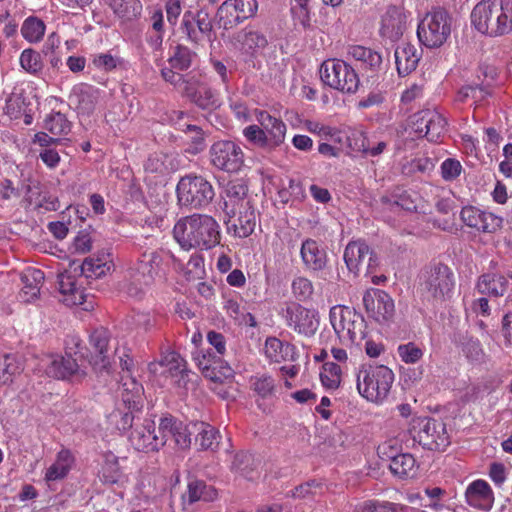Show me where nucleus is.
<instances>
[{"label": "nucleus", "instance_id": "obj_46", "mask_svg": "<svg viewBox=\"0 0 512 512\" xmlns=\"http://www.w3.org/2000/svg\"><path fill=\"white\" fill-rule=\"evenodd\" d=\"M348 139L350 141L349 145L354 151L362 152L369 156L381 154L387 146L384 141H380L375 146H371L370 142L361 131H354Z\"/></svg>", "mask_w": 512, "mask_h": 512}, {"label": "nucleus", "instance_id": "obj_7", "mask_svg": "<svg viewBox=\"0 0 512 512\" xmlns=\"http://www.w3.org/2000/svg\"><path fill=\"white\" fill-rule=\"evenodd\" d=\"M176 191L179 205L190 209L205 208L215 196L211 183L197 175L181 178Z\"/></svg>", "mask_w": 512, "mask_h": 512}, {"label": "nucleus", "instance_id": "obj_8", "mask_svg": "<svg viewBox=\"0 0 512 512\" xmlns=\"http://www.w3.org/2000/svg\"><path fill=\"white\" fill-rule=\"evenodd\" d=\"M161 257L156 251H147L129 271L126 292L131 297H140L152 284L157 275Z\"/></svg>", "mask_w": 512, "mask_h": 512}, {"label": "nucleus", "instance_id": "obj_6", "mask_svg": "<svg viewBox=\"0 0 512 512\" xmlns=\"http://www.w3.org/2000/svg\"><path fill=\"white\" fill-rule=\"evenodd\" d=\"M452 19L444 10L427 12L419 19L417 37L427 48L443 46L451 35Z\"/></svg>", "mask_w": 512, "mask_h": 512}, {"label": "nucleus", "instance_id": "obj_22", "mask_svg": "<svg viewBox=\"0 0 512 512\" xmlns=\"http://www.w3.org/2000/svg\"><path fill=\"white\" fill-rule=\"evenodd\" d=\"M286 321L290 328L306 337L314 335L319 327L318 313L301 305H292L287 308Z\"/></svg>", "mask_w": 512, "mask_h": 512}, {"label": "nucleus", "instance_id": "obj_56", "mask_svg": "<svg viewBox=\"0 0 512 512\" xmlns=\"http://www.w3.org/2000/svg\"><path fill=\"white\" fill-rule=\"evenodd\" d=\"M44 128L52 135L60 136L67 134L70 129V122L66 116L60 112L49 114L44 121Z\"/></svg>", "mask_w": 512, "mask_h": 512}, {"label": "nucleus", "instance_id": "obj_62", "mask_svg": "<svg viewBox=\"0 0 512 512\" xmlns=\"http://www.w3.org/2000/svg\"><path fill=\"white\" fill-rule=\"evenodd\" d=\"M193 57L194 53L189 48L178 45L170 56L169 63L174 69L187 70L192 64Z\"/></svg>", "mask_w": 512, "mask_h": 512}, {"label": "nucleus", "instance_id": "obj_42", "mask_svg": "<svg viewBox=\"0 0 512 512\" xmlns=\"http://www.w3.org/2000/svg\"><path fill=\"white\" fill-rule=\"evenodd\" d=\"M261 461L250 453H240L232 463L233 470L244 478L254 481L260 477Z\"/></svg>", "mask_w": 512, "mask_h": 512}, {"label": "nucleus", "instance_id": "obj_45", "mask_svg": "<svg viewBox=\"0 0 512 512\" xmlns=\"http://www.w3.org/2000/svg\"><path fill=\"white\" fill-rule=\"evenodd\" d=\"M191 428L197 432L196 443L202 449L214 450L218 446L219 433L214 427L204 422H197L191 424Z\"/></svg>", "mask_w": 512, "mask_h": 512}, {"label": "nucleus", "instance_id": "obj_16", "mask_svg": "<svg viewBox=\"0 0 512 512\" xmlns=\"http://www.w3.org/2000/svg\"><path fill=\"white\" fill-rule=\"evenodd\" d=\"M258 10L256 0H226L217 11L219 25L228 30L253 17Z\"/></svg>", "mask_w": 512, "mask_h": 512}, {"label": "nucleus", "instance_id": "obj_36", "mask_svg": "<svg viewBox=\"0 0 512 512\" xmlns=\"http://www.w3.org/2000/svg\"><path fill=\"white\" fill-rule=\"evenodd\" d=\"M247 187L240 181H230L224 188L223 191V210L226 215H233L234 209L240 207L242 202H250L246 198Z\"/></svg>", "mask_w": 512, "mask_h": 512}, {"label": "nucleus", "instance_id": "obj_1", "mask_svg": "<svg viewBox=\"0 0 512 512\" xmlns=\"http://www.w3.org/2000/svg\"><path fill=\"white\" fill-rule=\"evenodd\" d=\"M173 237L184 251H207L220 244L221 228L211 215L194 213L175 223Z\"/></svg>", "mask_w": 512, "mask_h": 512}, {"label": "nucleus", "instance_id": "obj_37", "mask_svg": "<svg viewBox=\"0 0 512 512\" xmlns=\"http://www.w3.org/2000/svg\"><path fill=\"white\" fill-rule=\"evenodd\" d=\"M44 281V273L37 268H26L21 274L22 289L20 296L25 302H32L39 293Z\"/></svg>", "mask_w": 512, "mask_h": 512}, {"label": "nucleus", "instance_id": "obj_4", "mask_svg": "<svg viewBox=\"0 0 512 512\" xmlns=\"http://www.w3.org/2000/svg\"><path fill=\"white\" fill-rule=\"evenodd\" d=\"M394 382L393 371L385 365L361 368L357 373V390L367 401L382 403Z\"/></svg>", "mask_w": 512, "mask_h": 512}, {"label": "nucleus", "instance_id": "obj_27", "mask_svg": "<svg viewBox=\"0 0 512 512\" xmlns=\"http://www.w3.org/2000/svg\"><path fill=\"white\" fill-rule=\"evenodd\" d=\"M256 120L263 129V133L267 138L269 149H274L280 146L286 135L285 123L268 112L263 110H255Z\"/></svg>", "mask_w": 512, "mask_h": 512}, {"label": "nucleus", "instance_id": "obj_48", "mask_svg": "<svg viewBox=\"0 0 512 512\" xmlns=\"http://www.w3.org/2000/svg\"><path fill=\"white\" fill-rule=\"evenodd\" d=\"M45 23L35 16L27 17L21 26V35L29 43H38L43 39L45 34Z\"/></svg>", "mask_w": 512, "mask_h": 512}, {"label": "nucleus", "instance_id": "obj_2", "mask_svg": "<svg viewBox=\"0 0 512 512\" xmlns=\"http://www.w3.org/2000/svg\"><path fill=\"white\" fill-rule=\"evenodd\" d=\"M471 23L481 34L500 37L512 33V0H482L471 12Z\"/></svg>", "mask_w": 512, "mask_h": 512}, {"label": "nucleus", "instance_id": "obj_63", "mask_svg": "<svg viewBox=\"0 0 512 512\" xmlns=\"http://www.w3.org/2000/svg\"><path fill=\"white\" fill-rule=\"evenodd\" d=\"M202 77L198 73H189L184 75L181 83L180 92L189 99L193 98L204 87Z\"/></svg>", "mask_w": 512, "mask_h": 512}, {"label": "nucleus", "instance_id": "obj_5", "mask_svg": "<svg viewBox=\"0 0 512 512\" xmlns=\"http://www.w3.org/2000/svg\"><path fill=\"white\" fill-rule=\"evenodd\" d=\"M329 320L342 344H359L365 338V320L354 309L343 305H335L330 309Z\"/></svg>", "mask_w": 512, "mask_h": 512}, {"label": "nucleus", "instance_id": "obj_57", "mask_svg": "<svg viewBox=\"0 0 512 512\" xmlns=\"http://www.w3.org/2000/svg\"><path fill=\"white\" fill-rule=\"evenodd\" d=\"M342 371L338 364L326 362L320 372V379L324 387L334 390L341 383Z\"/></svg>", "mask_w": 512, "mask_h": 512}, {"label": "nucleus", "instance_id": "obj_39", "mask_svg": "<svg viewBox=\"0 0 512 512\" xmlns=\"http://www.w3.org/2000/svg\"><path fill=\"white\" fill-rule=\"evenodd\" d=\"M98 93L93 86L82 84L73 89L70 99L76 104L79 113L89 115L96 107Z\"/></svg>", "mask_w": 512, "mask_h": 512}, {"label": "nucleus", "instance_id": "obj_26", "mask_svg": "<svg viewBox=\"0 0 512 512\" xmlns=\"http://www.w3.org/2000/svg\"><path fill=\"white\" fill-rule=\"evenodd\" d=\"M461 219L468 227L485 233L497 231L503 223L502 217L474 206L464 207L461 210Z\"/></svg>", "mask_w": 512, "mask_h": 512}, {"label": "nucleus", "instance_id": "obj_15", "mask_svg": "<svg viewBox=\"0 0 512 512\" xmlns=\"http://www.w3.org/2000/svg\"><path fill=\"white\" fill-rule=\"evenodd\" d=\"M212 29V21L208 12L202 9L196 12L191 10L184 12L180 30L188 42L201 45L205 40L211 41Z\"/></svg>", "mask_w": 512, "mask_h": 512}, {"label": "nucleus", "instance_id": "obj_44", "mask_svg": "<svg viewBox=\"0 0 512 512\" xmlns=\"http://www.w3.org/2000/svg\"><path fill=\"white\" fill-rule=\"evenodd\" d=\"M74 458L70 451L61 450L56 457L54 463L47 468L45 480L47 482L56 481L64 478L70 471Z\"/></svg>", "mask_w": 512, "mask_h": 512}, {"label": "nucleus", "instance_id": "obj_24", "mask_svg": "<svg viewBox=\"0 0 512 512\" xmlns=\"http://www.w3.org/2000/svg\"><path fill=\"white\" fill-rule=\"evenodd\" d=\"M454 288V277L451 269L446 265L436 266L428 276L425 289L436 300L451 297Z\"/></svg>", "mask_w": 512, "mask_h": 512}, {"label": "nucleus", "instance_id": "obj_34", "mask_svg": "<svg viewBox=\"0 0 512 512\" xmlns=\"http://www.w3.org/2000/svg\"><path fill=\"white\" fill-rule=\"evenodd\" d=\"M193 359L204 376L215 383L223 382L232 376V369L228 366H220V369L217 370V362L210 354L196 352Z\"/></svg>", "mask_w": 512, "mask_h": 512}, {"label": "nucleus", "instance_id": "obj_18", "mask_svg": "<svg viewBox=\"0 0 512 512\" xmlns=\"http://www.w3.org/2000/svg\"><path fill=\"white\" fill-rule=\"evenodd\" d=\"M110 334L104 328L94 330L89 337V354L86 355L87 361L96 371H102L108 368L112 355L109 345Z\"/></svg>", "mask_w": 512, "mask_h": 512}, {"label": "nucleus", "instance_id": "obj_58", "mask_svg": "<svg viewBox=\"0 0 512 512\" xmlns=\"http://www.w3.org/2000/svg\"><path fill=\"white\" fill-rule=\"evenodd\" d=\"M490 95L488 88L480 84H468L458 91L457 101L465 102L468 99H472L474 103L483 101L487 96Z\"/></svg>", "mask_w": 512, "mask_h": 512}, {"label": "nucleus", "instance_id": "obj_13", "mask_svg": "<svg viewBox=\"0 0 512 512\" xmlns=\"http://www.w3.org/2000/svg\"><path fill=\"white\" fill-rule=\"evenodd\" d=\"M83 285L84 278L78 268L60 273L58 275V287L62 295L61 301L67 306L83 305V309L86 311L92 309L93 304L86 300Z\"/></svg>", "mask_w": 512, "mask_h": 512}, {"label": "nucleus", "instance_id": "obj_30", "mask_svg": "<svg viewBox=\"0 0 512 512\" xmlns=\"http://www.w3.org/2000/svg\"><path fill=\"white\" fill-rule=\"evenodd\" d=\"M467 503L474 508L490 510L494 503V495L490 485L484 480H475L466 489Z\"/></svg>", "mask_w": 512, "mask_h": 512}, {"label": "nucleus", "instance_id": "obj_64", "mask_svg": "<svg viewBox=\"0 0 512 512\" xmlns=\"http://www.w3.org/2000/svg\"><path fill=\"white\" fill-rule=\"evenodd\" d=\"M463 171L459 160L455 158H447L440 165V174L445 181H453L457 179Z\"/></svg>", "mask_w": 512, "mask_h": 512}, {"label": "nucleus", "instance_id": "obj_61", "mask_svg": "<svg viewBox=\"0 0 512 512\" xmlns=\"http://www.w3.org/2000/svg\"><path fill=\"white\" fill-rule=\"evenodd\" d=\"M291 290L297 300L304 302L311 299L314 292V286L308 278L298 276L293 279L291 283Z\"/></svg>", "mask_w": 512, "mask_h": 512}, {"label": "nucleus", "instance_id": "obj_20", "mask_svg": "<svg viewBox=\"0 0 512 512\" xmlns=\"http://www.w3.org/2000/svg\"><path fill=\"white\" fill-rule=\"evenodd\" d=\"M344 261L350 272L357 274L362 267L370 273L377 266V259L363 241L350 242L344 251Z\"/></svg>", "mask_w": 512, "mask_h": 512}, {"label": "nucleus", "instance_id": "obj_38", "mask_svg": "<svg viewBox=\"0 0 512 512\" xmlns=\"http://www.w3.org/2000/svg\"><path fill=\"white\" fill-rule=\"evenodd\" d=\"M103 464L99 472L101 481L105 484H123L127 478L119 463V458L112 452L103 455Z\"/></svg>", "mask_w": 512, "mask_h": 512}, {"label": "nucleus", "instance_id": "obj_23", "mask_svg": "<svg viewBox=\"0 0 512 512\" xmlns=\"http://www.w3.org/2000/svg\"><path fill=\"white\" fill-rule=\"evenodd\" d=\"M407 28V13L403 7L391 5L381 17L380 36L390 42L398 41Z\"/></svg>", "mask_w": 512, "mask_h": 512}, {"label": "nucleus", "instance_id": "obj_17", "mask_svg": "<svg viewBox=\"0 0 512 512\" xmlns=\"http://www.w3.org/2000/svg\"><path fill=\"white\" fill-rule=\"evenodd\" d=\"M363 304L368 316L379 324H388L394 318V300L383 290H367L363 296Z\"/></svg>", "mask_w": 512, "mask_h": 512}, {"label": "nucleus", "instance_id": "obj_31", "mask_svg": "<svg viewBox=\"0 0 512 512\" xmlns=\"http://www.w3.org/2000/svg\"><path fill=\"white\" fill-rule=\"evenodd\" d=\"M395 64L400 76H406L414 71L420 61L421 53L415 45L402 42L394 51Z\"/></svg>", "mask_w": 512, "mask_h": 512}, {"label": "nucleus", "instance_id": "obj_9", "mask_svg": "<svg viewBox=\"0 0 512 512\" xmlns=\"http://www.w3.org/2000/svg\"><path fill=\"white\" fill-rule=\"evenodd\" d=\"M322 81L343 93H355L359 87V77L355 70L343 60L329 59L320 67Z\"/></svg>", "mask_w": 512, "mask_h": 512}, {"label": "nucleus", "instance_id": "obj_3", "mask_svg": "<svg viewBox=\"0 0 512 512\" xmlns=\"http://www.w3.org/2000/svg\"><path fill=\"white\" fill-rule=\"evenodd\" d=\"M82 341L77 335H69L65 341V356H51L46 361L47 375L57 379L82 378L85 374L83 365L86 355Z\"/></svg>", "mask_w": 512, "mask_h": 512}, {"label": "nucleus", "instance_id": "obj_19", "mask_svg": "<svg viewBox=\"0 0 512 512\" xmlns=\"http://www.w3.org/2000/svg\"><path fill=\"white\" fill-rule=\"evenodd\" d=\"M234 48L246 57H256L268 45L266 35L256 26L248 25L232 37Z\"/></svg>", "mask_w": 512, "mask_h": 512}, {"label": "nucleus", "instance_id": "obj_55", "mask_svg": "<svg viewBox=\"0 0 512 512\" xmlns=\"http://www.w3.org/2000/svg\"><path fill=\"white\" fill-rule=\"evenodd\" d=\"M290 13L294 25L307 29L311 26V9L307 2L290 1Z\"/></svg>", "mask_w": 512, "mask_h": 512}, {"label": "nucleus", "instance_id": "obj_54", "mask_svg": "<svg viewBox=\"0 0 512 512\" xmlns=\"http://www.w3.org/2000/svg\"><path fill=\"white\" fill-rule=\"evenodd\" d=\"M461 351L467 360L473 364H482L486 361V354L480 341L476 338H466L461 343Z\"/></svg>", "mask_w": 512, "mask_h": 512}, {"label": "nucleus", "instance_id": "obj_33", "mask_svg": "<svg viewBox=\"0 0 512 512\" xmlns=\"http://www.w3.org/2000/svg\"><path fill=\"white\" fill-rule=\"evenodd\" d=\"M263 352L266 359L271 363L296 360L295 347L277 337H268L265 340Z\"/></svg>", "mask_w": 512, "mask_h": 512}, {"label": "nucleus", "instance_id": "obj_52", "mask_svg": "<svg viewBox=\"0 0 512 512\" xmlns=\"http://www.w3.org/2000/svg\"><path fill=\"white\" fill-rule=\"evenodd\" d=\"M396 351L399 359L408 365L418 363L424 356V348L415 342L399 344Z\"/></svg>", "mask_w": 512, "mask_h": 512}, {"label": "nucleus", "instance_id": "obj_35", "mask_svg": "<svg viewBox=\"0 0 512 512\" xmlns=\"http://www.w3.org/2000/svg\"><path fill=\"white\" fill-rule=\"evenodd\" d=\"M508 280L505 276L496 273H486L478 278L476 290L482 295L498 298L508 289Z\"/></svg>", "mask_w": 512, "mask_h": 512}, {"label": "nucleus", "instance_id": "obj_59", "mask_svg": "<svg viewBox=\"0 0 512 512\" xmlns=\"http://www.w3.org/2000/svg\"><path fill=\"white\" fill-rule=\"evenodd\" d=\"M173 169L172 159L165 154H153L145 163V170L150 173L166 174Z\"/></svg>", "mask_w": 512, "mask_h": 512}, {"label": "nucleus", "instance_id": "obj_10", "mask_svg": "<svg viewBox=\"0 0 512 512\" xmlns=\"http://www.w3.org/2000/svg\"><path fill=\"white\" fill-rule=\"evenodd\" d=\"M411 433L415 441L429 450H443L450 443L445 424L433 418L415 419Z\"/></svg>", "mask_w": 512, "mask_h": 512}, {"label": "nucleus", "instance_id": "obj_53", "mask_svg": "<svg viewBox=\"0 0 512 512\" xmlns=\"http://www.w3.org/2000/svg\"><path fill=\"white\" fill-rule=\"evenodd\" d=\"M139 410L140 409H130L128 406H125L124 410L117 408L109 414L108 421L111 425L115 426L117 430L124 432L132 427L135 417L134 412Z\"/></svg>", "mask_w": 512, "mask_h": 512}, {"label": "nucleus", "instance_id": "obj_60", "mask_svg": "<svg viewBox=\"0 0 512 512\" xmlns=\"http://www.w3.org/2000/svg\"><path fill=\"white\" fill-rule=\"evenodd\" d=\"M201 109H215L220 105L218 94L207 85L190 99Z\"/></svg>", "mask_w": 512, "mask_h": 512}, {"label": "nucleus", "instance_id": "obj_14", "mask_svg": "<svg viewBox=\"0 0 512 512\" xmlns=\"http://www.w3.org/2000/svg\"><path fill=\"white\" fill-rule=\"evenodd\" d=\"M148 370L154 377H170L174 385L187 387L189 372L184 359L175 351L165 352L160 361L151 362L148 365Z\"/></svg>", "mask_w": 512, "mask_h": 512}, {"label": "nucleus", "instance_id": "obj_28", "mask_svg": "<svg viewBox=\"0 0 512 512\" xmlns=\"http://www.w3.org/2000/svg\"><path fill=\"white\" fill-rule=\"evenodd\" d=\"M300 256L306 270L312 272L323 271L327 265V253L314 239H306L302 242Z\"/></svg>", "mask_w": 512, "mask_h": 512}, {"label": "nucleus", "instance_id": "obj_51", "mask_svg": "<svg viewBox=\"0 0 512 512\" xmlns=\"http://www.w3.org/2000/svg\"><path fill=\"white\" fill-rule=\"evenodd\" d=\"M304 128L313 134L318 135L325 140H333L335 142H341L340 131L338 128L326 125L319 121L306 120L304 122Z\"/></svg>", "mask_w": 512, "mask_h": 512}, {"label": "nucleus", "instance_id": "obj_40", "mask_svg": "<svg viewBox=\"0 0 512 512\" xmlns=\"http://www.w3.org/2000/svg\"><path fill=\"white\" fill-rule=\"evenodd\" d=\"M122 402L130 409H140L143 402V386L132 375L121 376Z\"/></svg>", "mask_w": 512, "mask_h": 512}, {"label": "nucleus", "instance_id": "obj_32", "mask_svg": "<svg viewBox=\"0 0 512 512\" xmlns=\"http://www.w3.org/2000/svg\"><path fill=\"white\" fill-rule=\"evenodd\" d=\"M113 267L111 254L103 250L96 256L86 258L80 266L83 278H100L110 272Z\"/></svg>", "mask_w": 512, "mask_h": 512}, {"label": "nucleus", "instance_id": "obj_50", "mask_svg": "<svg viewBox=\"0 0 512 512\" xmlns=\"http://www.w3.org/2000/svg\"><path fill=\"white\" fill-rule=\"evenodd\" d=\"M19 64L23 71L33 76L39 75L44 67L41 53L32 48L24 49L21 52Z\"/></svg>", "mask_w": 512, "mask_h": 512}, {"label": "nucleus", "instance_id": "obj_12", "mask_svg": "<svg viewBox=\"0 0 512 512\" xmlns=\"http://www.w3.org/2000/svg\"><path fill=\"white\" fill-rule=\"evenodd\" d=\"M447 121L435 109H425L415 113L410 120L411 132L416 137L427 138L430 142H438L446 131Z\"/></svg>", "mask_w": 512, "mask_h": 512}, {"label": "nucleus", "instance_id": "obj_49", "mask_svg": "<svg viewBox=\"0 0 512 512\" xmlns=\"http://www.w3.org/2000/svg\"><path fill=\"white\" fill-rule=\"evenodd\" d=\"M21 371L22 367L15 355H0V385L12 383L13 378Z\"/></svg>", "mask_w": 512, "mask_h": 512}, {"label": "nucleus", "instance_id": "obj_11", "mask_svg": "<svg viewBox=\"0 0 512 512\" xmlns=\"http://www.w3.org/2000/svg\"><path fill=\"white\" fill-rule=\"evenodd\" d=\"M209 157L213 167L227 173H237L244 164L242 148L230 140L213 143L209 150Z\"/></svg>", "mask_w": 512, "mask_h": 512}, {"label": "nucleus", "instance_id": "obj_43", "mask_svg": "<svg viewBox=\"0 0 512 512\" xmlns=\"http://www.w3.org/2000/svg\"><path fill=\"white\" fill-rule=\"evenodd\" d=\"M347 55L351 59L360 62L363 68L372 71L378 69L382 63V57L378 52L360 45L349 46Z\"/></svg>", "mask_w": 512, "mask_h": 512}, {"label": "nucleus", "instance_id": "obj_47", "mask_svg": "<svg viewBox=\"0 0 512 512\" xmlns=\"http://www.w3.org/2000/svg\"><path fill=\"white\" fill-rule=\"evenodd\" d=\"M226 313L238 324L255 327L257 325L254 316L248 312L244 305L235 299H227L224 303Z\"/></svg>", "mask_w": 512, "mask_h": 512}, {"label": "nucleus", "instance_id": "obj_41", "mask_svg": "<svg viewBox=\"0 0 512 512\" xmlns=\"http://www.w3.org/2000/svg\"><path fill=\"white\" fill-rule=\"evenodd\" d=\"M217 497L216 490L207 486L203 481L192 480L188 483V490L182 496L184 509L188 510V505L197 501H213Z\"/></svg>", "mask_w": 512, "mask_h": 512}, {"label": "nucleus", "instance_id": "obj_21", "mask_svg": "<svg viewBox=\"0 0 512 512\" xmlns=\"http://www.w3.org/2000/svg\"><path fill=\"white\" fill-rule=\"evenodd\" d=\"M224 221L229 234L239 238L251 235L256 226V214L250 202H242L240 207L234 209L233 215H226Z\"/></svg>", "mask_w": 512, "mask_h": 512}, {"label": "nucleus", "instance_id": "obj_29", "mask_svg": "<svg viewBox=\"0 0 512 512\" xmlns=\"http://www.w3.org/2000/svg\"><path fill=\"white\" fill-rule=\"evenodd\" d=\"M387 449H392V446L388 443H384L379 446L378 453L390 458L389 468L391 472L399 478L413 477L416 472L415 458L409 453L394 455L393 453H388Z\"/></svg>", "mask_w": 512, "mask_h": 512}, {"label": "nucleus", "instance_id": "obj_25", "mask_svg": "<svg viewBox=\"0 0 512 512\" xmlns=\"http://www.w3.org/2000/svg\"><path fill=\"white\" fill-rule=\"evenodd\" d=\"M129 441L136 450L144 452L158 451L164 446L163 438H158L155 431L154 421L149 419L135 425L129 436Z\"/></svg>", "mask_w": 512, "mask_h": 512}]
</instances>
